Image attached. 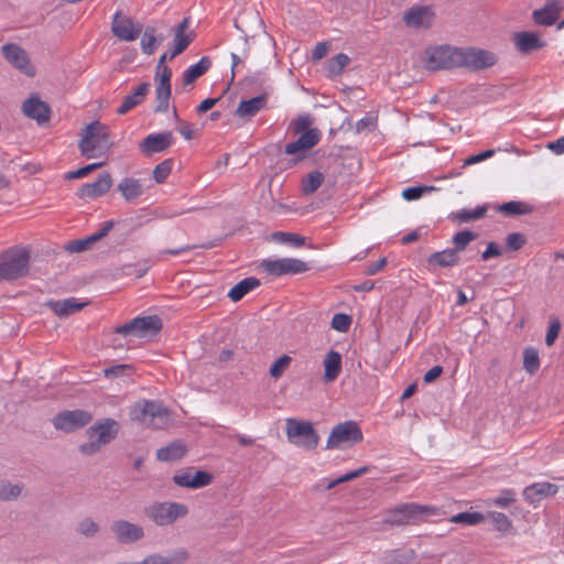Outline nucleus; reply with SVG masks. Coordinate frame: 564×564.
<instances>
[{
    "instance_id": "nucleus-37",
    "label": "nucleus",
    "mask_w": 564,
    "mask_h": 564,
    "mask_svg": "<svg viewBox=\"0 0 564 564\" xmlns=\"http://www.w3.org/2000/svg\"><path fill=\"white\" fill-rule=\"evenodd\" d=\"M187 558L185 551H177L171 556L150 555L139 563H119V564H183Z\"/></svg>"
},
{
    "instance_id": "nucleus-56",
    "label": "nucleus",
    "mask_w": 564,
    "mask_h": 564,
    "mask_svg": "<svg viewBox=\"0 0 564 564\" xmlns=\"http://www.w3.org/2000/svg\"><path fill=\"white\" fill-rule=\"evenodd\" d=\"M516 500V492L512 489H506L500 492V495L495 498L494 505L500 508H505L511 502Z\"/></svg>"
},
{
    "instance_id": "nucleus-31",
    "label": "nucleus",
    "mask_w": 564,
    "mask_h": 564,
    "mask_svg": "<svg viewBox=\"0 0 564 564\" xmlns=\"http://www.w3.org/2000/svg\"><path fill=\"white\" fill-rule=\"evenodd\" d=\"M459 261V254H457L456 250L453 249H445L442 251L433 252L426 259L427 264L434 268L454 267L457 265Z\"/></svg>"
},
{
    "instance_id": "nucleus-34",
    "label": "nucleus",
    "mask_w": 564,
    "mask_h": 564,
    "mask_svg": "<svg viewBox=\"0 0 564 564\" xmlns=\"http://www.w3.org/2000/svg\"><path fill=\"white\" fill-rule=\"evenodd\" d=\"M259 284L260 282L258 279L247 278L230 289V291L228 292V297L234 302H238L250 291L258 288Z\"/></svg>"
},
{
    "instance_id": "nucleus-46",
    "label": "nucleus",
    "mask_w": 564,
    "mask_h": 564,
    "mask_svg": "<svg viewBox=\"0 0 564 564\" xmlns=\"http://www.w3.org/2000/svg\"><path fill=\"white\" fill-rule=\"evenodd\" d=\"M489 518L495 529L499 532L506 533L511 530V520L502 512H489Z\"/></svg>"
},
{
    "instance_id": "nucleus-17",
    "label": "nucleus",
    "mask_w": 564,
    "mask_h": 564,
    "mask_svg": "<svg viewBox=\"0 0 564 564\" xmlns=\"http://www.w3.org/2000/svg\"><path fill=\"white\" fill-rule=\"evenodd\" d=\"M22 112L25 117L35 120L37 123H44L50 120L51 109L48 105L42 101L36 95H32L22 104Z\"/></svg>"
},
{
    "instance_id": "nucleus-2",
    "label": "nucleus",
    "mask_w": 564,
    "mask_h": 564,
    "mask_svg": "<svg viewBox=\"0 0 564 564\" xmlns=\"http://www.w3.org/2000/svg\"><path fill=\"white\" fill-rule=\"evenodd\" d=\"M112 147L109 130L99 121L88 124L78 143L80 153L87 159L107 156Z\"/></svg>"
},
{
    "instance_id": "nucleus-24",
    "label": "nucleus",
    "mask_w": 564,
    "mask_h": 564,
    "mask_svg": "<svg viewBox=\"0 0 564 564\" xmlns=\"http://www.w3.org/2000/svg\"><path fill=\"white\" fill-rule=\"evenodd\" d=\"M268 96L265 94L256 96L253 98L241 100L235 111V115L243 120H250L258 112L265 108Z\"/></svg>"
},
{
    "instance_id": "nucleus-39",
    "label": "nucleus",
    "mask_w": 564,
    "mask_h": 564,
    "mask_svg": "<svg viewBox=\"0 0 564 564\" xmlns=\"http://www.w3.org/2000/svg\"><path fill=\"white\" fill-rule=\"evenodd\" d=\"M487 208L484 206H478L475 209L463 208L456 212H453L449 215V219L457 223H468L471 220L480 219L485 216Z\"/></svg>"
},
{
    "instance_id": "nucleus-1",
    "label": "nucleus",
    "mask_w": 564,
    "mask_h": 564,
    "mask_svg": "<svg viewBox=\"0 0 564 564\" xmlns=\"http://www.w3.org/2000/svg\"><path fill=\"white\" fill-rule=\"evenodd\" d=\"M444 511L433 505L417 502H404L388 509L384 512L382 523L388 527L417 525L432 517L443 516Z\"/></svg>"
},
{
    "instance_id": "nucleus-35",
    "label": "nucleus",
    "mask_w": 564,
    "mask_h": 564,
    "mask_svg": "<svg viewBox=\"0 0 564 564\" xmlns=\"http://www.w3.org/2000/svg\"><path fill=\"white\" fill-rule=\"evenodd\" d=\"M324 181L325 176L322 172L312 171L303 176L301 181V192L304 195H312L321 187Z\"/></svg>"
},
{
    "instance_id": "nucleus-28",
    "label": "nucleus",
    "mask_w": 564,
    "mask_h": 564,
    "mask_svg": "<svg viewBox=\"0 0 564 564\" xmlns=\"http://www.w3.org/2000/svg\"><path fill=\"white\" fill-rule=\"evenodd\" d=\"M151 88L150 83H142L139 86L135 87L132 94L128 95L121 106L118 108L117 113L118 115H126L131 109L135 108L137 106L141 105L147 95L149 94Z\"/></svg>"
},
{
    "instance_id": "nucleus-50",
    "label": "nucleus",
    "mask_w": 564,
    "mask_h": 564,
    "mask_svg": "<svg viewBox=\"0 0 564 564\" xmlns=\"http://www.w3.org/2000/svg\"><path fill=\"white\" fill-rule=\"evenodd\" d=\"M310 149L307 147H304L303 143L300 142V140H295L293 142H290L285 145V153L288 155H294V162H299L300 160L305 158V153Z\"/></svg>"
},
{
    "instance_id": "nucleus-15",
    "label": "nucleus",
    "mask_w": 564,
    "mask_h": 564,
    "mask_svg": "<svg viewBox=\"0 0 564 564\" xmlns=\"http://www.w3.org/2000/svg\"><path fill=\"white\" fill-rule=\"evenodd\" d=\"M111 30L119 40L131 42L139 37L142 32V25L117 12L113 15Z\"/></svg>"
},
{
    "instance_id": "nucleus-44",
    "label": "nucleus",
    "mask_w": 564,
    "mask_h": 564,
    "mask_svg": "<svg viewBox=\"0 0 564 564\" xmlns=\"http://www.w3.org/2000/svg\"><path fill=\"white\" fill-rule=\"evenodd\" d=\"M272 237L278 242L290 243L294 247H301L305 243V237L294 232L278 231Z\"/></svg>"
},
{
    "instance_id": "nucleus-13",
    "label": "nucleus",
    "mask_w": 564,
    "mask_h": 564,
    "mask_svg": "<svg viewBox=\"0 0 564 564\" xmlns=\"http://www.w3.org/2000/svg\"><path fill=\"white\" fill-rule=\"evenodd\" d=\"M435 12L431 6H413L403 12V22L410 29H429L433 24Z\"/></svg>"
},
{
    "instance_id": "nucleus-9",
    "label": "nucleus",
    "mask_w": 564,
    "mask_h": 564,
    "mask_svg": "<svg viewBox=\"0 0 564 564\" xmlns=\"http://www.w3.org/2000/svg\"><path fill=\"white\" fill-rule=\"evenodd\" d=\"M162 329V321L156 315L135 317L129 323L117 326L113 332L123 336L148 337Z\"/></svg>"
},
{
    "instance_id": "nucleus-63",
    "label": "nucleus",
    "mask_w": 564,
    "mask_h": 564,
    "mask_svg": "<svg viewBox=\"0 0 564 564\" xmlns=\"http://www.w3.org/2000/svg\"><path fill=\"white\" fill-rule=\"evenodd\" d=\"M495 154L494 150H486L481 153L470 155L465 160V165H473L491 158Z\"/></svg>"
},
{
    "instance_id": "nucleus-41",
    "label": "nucleus",
    "mask_w": 564,
    "mask_h": 564,
    "mask_svg": "<svg viewBox=\"0 0 564 564\" xmlns=\"http://www.w3.org/2000/svg\"><path fill=\"white\" fill-rule=\"evenodd\" d=\"M485 521V516L480 512H460L449 518L452 523H463L467 525H476Z\"/></svg>"
},
{
    "instance_id": "nucleus-54",
    "label": "nucleus",
    "mask_w": 564,
    "mask_h": 564,
    "mask_svg": "<svg viewBox=\"0 0 564 564\" xmlns=\"http://www.w3.org/2000/svg\"><path fill=\"white\" fill-rule=\"evenodd\" d=\"M19 485H11L9 482H0V499L10 500L17 498L21 494Z\"/></svg>"
},
{
    "instance_id": "nucleus-38",
    "label": "nucleus",
    "mask_w": 564,
    "mask_h": 564,
    "mask_svg": "<svg viewBox=\"0 0 564 564\" xmlns=\"http://www.w3.org/2000/svg\"><path fill=\"white\" fill-rule=\"evenodd\" d=\"M51 308L58 316H68L75 312L80 311L85 304L79 303L76 299L70 297L63 301H56L50 304Z\"/></svg>"
},
{
    "instance_id": "nucleus-36",
    "label": "nucleus",
    "mask_w": 564,
    "mask_h": 564,
    "mask_svg": "<svg viewBox=\"0 0 564 564\" xmlns=\"http://www.w3.org/2000/svg\"><path fill=\"white\" fill-rule=\"evenodd\" d=\"M186 453V447L180 442L172 443L156 452V457L162 462H173L182 458Z\"/></svg>"
},
{
    "instance_id": "nucleus-12",
    "label": "nucleus",
    "mask_w": 564,
    "mask_h": 564,
    "mask_svg": "<svg viewBox=\"0 0 564 564\" xmlns=\"http://www.w3.org/2000/svg\"><path fill=\"white\" fill-rule=\"evenodd\" d=\"M260 267L270 275L281 276L285 274H297L308 270L307 264L294 258H283L276 260H262Z\"/></svg>"
},
{
    "instance_id": "nucleus-21",
    "label": "nucleus",
    "mask_w": 564,
    "mask_h": 564,
    "mask_svg": "<svg viewBox=\"0 0 564 564\" xmlns=\"http://www.w3.org/2000/svg\"><path fill=\"white\" fill-rule=\"evenodd\" d=\"M112 186V178L108 172L99 175V177L93 182L84 184L78 192L80 198H97L106 194Z\"/></svg>"
},
{
    "instance_id": "nucleus-64",
    "label": "nucleus",
    "mask_w": 564,
    "mask_h": 564,
    "mask_svg": "<svg viewBox=\"0 0 564 564\" xmlns=\"http://www.w3.org/2000/svg\"><path fill=\"white\" fill-rule=\"evenodd\" d=\"M327 52H328L327 43H324V42L317 43L312 51L313 61L322 59L323 57L326 56Z\"/></svg>"
},
{
    "instance_id": "nucleus-53",
    "label": "nucleus",
    "mask_w": 564,
    "mask_h": 564,
    "mask_svg": "<svg viewBox=\"0 0 564 564\" xmlns=\"http://www.w3.org/2000/svg\"><path fill=\"white\" fill-rule=\"evenodd\" d=\"M368 470V468L366 466L364 467H360L354 471H350V473H347L340 477H338L337 479H334L332 480L330 482H328V485L326 486L327 489H333L335 486L341 484V482H346V481H350L359 476H362L364 474H366Z\"/></svg>"
},
{
    "instance_id": "nucleus-6",
    "label": "nucleus",
    "mask_w": 564,
    "mask_h": 564,
    "mask_svg": "<svg viewBox=\"0 0 564 564\" xmlns=\"http://www.w3.org/2000/svg\"><path fill=\"white\" fill-rule=\"evenodd\" d=\"M285 434L288 441L301 448L312 451L319 443L314 424L310 421H302L293 417L285 420Z\"/></svg>"
},
{
    "instance_id": "nucleus-4",
    "label": "nucleus",
    "mask_w": 564,
    "mask_h": 564,
    "mask_svg": "<svg viewBox=\"0 0 564 564\" xmlns=\"http://www.w3.org/2000/svg\"><path fill=\"white\" fill-rule=\"evenodd\" d=\"M30 254L25 248H11L0 254V281L17 280L28 274Z\"/></svg>"
},
{
    "instance_id": "nucleus-25",
    "label": "nucleus",
    "mask_w": 564,
    "mask_h": 564,
    "mask_svg": "<svg viewBox=\"0 0 564 564\" xmlns=\"http://www.w3.org/2000/svg\"><path fill=\"white\" fill-rule=\"evenodd\" d=\"M115 221L113 220H107L101 225V228L98 230V232L86 237L84 239L73 240L70 241L66 249L70 252H82L85 250H88L93 243L100 240L101 238L106 237L108 232L113 228Z\"/></svg>"
},
{
    "instance_id": "nucleus-10",
    "label": "nucleus",
    "mask_w": 564,
    "mask_h": 564,
    "mask_svg": "<svg viewBox=\"0 0 564 564\" xmlns=\"http://www.w3.org/2000/svg\"><path fill=\"white\" fill-rule=\"evenodd\" d=\"M165 55H163L156 66L155 73V112H166L171 98V77L172 70L164 64Z\"/></svg>"
},
{
    "instance_id": "nucleus-59",
    "label": "nucleus",
    "mask_w": 564,
    "mask_h": 564,
    "mask_svg": "<svg viewBox=\"0 0 564 564\" xmlns=\"http://www.w3.org/2000/svg\"><path fill=\"white\" fill-rule=\"evenodd\" d=\"M132 370V367L129 365H117L104 370V375L107 378L121 377L128 375V372Z\"/></svg>"
},
{
    "instance_id": "nucleus-22",
    "label": "nucleus",
    "mask_w": 564,
    "mask_h": 564,
    "mask_svg": "<svg viewBox=\"0 0 564 564\" xmlns=\"http://www.w3.org/2000/svg\"><path fill=\"white\" fill-rule=\"evenodd\" d=\"M111 529L116 538L123 543L135 542L144 535L142 527L124 520L116 521Z\"/></svg>"
},
{
    "instance_id": "nucleus-40",
    "label": "nucleus",
    "mask_w": 564,
    "mask_h": 564,
    "mask_svg": "<svg viewBox=\"0 0 564 564\" xmlns=\"http://www.w3.org/2000/svg\"><path fill=\"white\" fill-rule=\"evenodd\" d=\"M350 58L345 53H339L330 58L326 66V73L328 77H335L341 74L344 68L349 64Z\"/></svg>"
},
{
    "instance_id": "nucleus-45",
    "label": "nucleus",
    "mask_w": 564,
    "mask_h": 564,
    "mask_svg": "<svg viewBox=\"0 0 564 564\" xmlns=\"http://www.w3.org/2000/svg\"><path fill=\"white\" fill-rule=\"evenodd\" d=\"M477 238V235L469 231V230H463L457 232L453 237V243L454 248L453 250H456V253L458 254L460 251L465 250L467 245L475 240Z\"/></svg>"
},
{
    "instance_id": "nucleus-48",
    "label": "nucleus",
    "mask_w": 564,
    "mask_h": 564,
    "mask_svg": "<svg viewBox=\"0 0 564 564\" xmlns=\"http://www.w3.org/2000/svg\"><path fill=\"white\" fill-rule=\"evenodd\" d=\"M499 210L507 215H523L530 212V208L527 204L521 202H509L505 203L500 206Z\"/></svg>"
},
{
    "instance_id": "nucleus-29",
    "label": "nucleus",
    "mask_w": 564,
    "mask_h": 564,
    "mask_svg": "<svg viewBox=\"0 0 564 564\" xmlns=\"http://www.w3.org/2000/svg\"><path fill=\"white\" fill-rule=\"evenodd\" d=\"M189 25L187 18L177 25L174 34V50L172 51L170 58H174L176 55L183 53L187 46L192 43L194 36L192 32H186Z\"/></svg>"
},
{
    "instance_id": "nucleus-27",
    "label": "nucleus",
    "mask_w": 564,
    "mask_h": 564,
    "mask_svg": "<svg viewBox=\"0 0 564 564\" xmlns=\"http://www.w3.org/2000/svg\"><path fill=\"white\" fill-rule=\"evenodd\" d=\"M324 367V376L323 379L325 382H334L343 370V358L341 355L330 349L324 357L323 360Z\"/></svg>"
},
{
    "instance_id": "nucleus-3",
    "label": "nucleus",
    "mask_w": 564,
    "mask_h": 564,
    "mask_svg": "<svg viewBox=\"0 0 564 564\" xmlns=\"http://www.w3.org/2000/svg\"><path fill=\"white\" fill-rule=\"evenodd\" d=\"M133 421L147 426L161 429L167 425L170 415L167 409L158 401L140 400L130 411Z\"/></svg>"
},
{
    "instance_id": "nucleus-49",
    "label": "nucleus",
    "mask_w": 564,
    "mask_h": 564,
    "mask_svg": "<svg viewBox=\"0 0 564 564\" xmlns=\"http://www.w3.org/2000/svg\"><path fill=\"white\" fill-rule=\"evenodd\" d=\"M172 165L171 160H165L154 167L153 178L156 183L162 184L166 181L167 176L171 174Z\"/></svg>"
},
{
    "instance_id": "nucleus-30",
    "label": "nucleus",
    "mask_w": 564,
    "mask_h": 564,
    "mask_svg": "<svg viewBox=\"0 0 564 564\" xmlns=\"http://www.w3.org/2000/svg\"><path fill=\"white\" fill-rule=\"evenodd\" d=\"M88 432L90 438L97 437L99 444L105 445L115 438L118 432V425L116 421L108 419L105 422L90 427Z\"/></svg>"
},
{
    "instance_id": "nucleus-23",
    "label": "nucleus",
    "mask_w": 564,
    "mask_h": 564,
    "mask_svg": "<svg viewBox=\"0 0 564 564\" xmlns=\"http://www.w3.org/2000/svg\"><path fill=\"white\" fill-rule=\"evenodd\" d=\"M173 480L180 487L196 489L209 485L213 477L209 473L203 470L195 471L194 474L191 471H183L175 475Z\"/></svg>"
},
{
    "instance_id": "nucleus-7",
    "label": "nucleus",
    "mask_w": 564,
    "mask_h": 564,
    "mask_svg": "<svg viewBox=\"0 0 564 564\" xmlns=\"http://www.w3.org/2000/svg\"><path fill=\"white\" fill-rule=\"evenodd\" d=\"M144 513L156 525L166 527L186 517L188 507L175 501L153 502L145 508Z\"/></svg>"
},
{
    "instance_id": "nucleus-42",
    "label": "nucleus",
    "mask_w": 564,
    "mask_h": 564,
    "mask_svg": "<svg viewBox=\"0 0 564 564\" xmlns=\"http://www.w3.org/2000/svg\"><path fill=\"white\" fill-rule=\"evenodd\" d=\"M523 367L530 373H535L540 368V358L538 350L529 347L523 352Z\"/></svg>"
},
{
    "instance_id": "nucleus-62",
    "label": "nucleus",
    "mask_w": 564,
    "mask_h": 564,
    "mask_svg": "<svg viewBox=\"0 0 564 564\" xmlns=\"http://www.w3.org/2000/svg\"><path fill=\"white\" fill-rule=\"evenodd\" d=\"M312 123V120L308 116H301L293 122V131L295 134L303 133L307 131Z\"/></svg>"
},
{
    "instance_id": "nucleus-47",
    "label": "nucleus",
    "mask_w": 564,
    "mask_h": 564,
    "mask_svg": "<svg viewBox=\"0 0 564 564\" xmlns=\"http://www.w3.org/2000/svg\"><path fill=\"white\" fill-rule=\"evenodd\" d=\"M321 131L317 128H311L307 131L300 133L297 140L311 150L321 141Z\"/></svg>"
},
{
    "instance_id": "nucleus-20",
    "label": "nucleus",
    "mask_w": 564,
    "mask_h": 564,
    "mask_svg": "<svg viewBox=\"0 0 564 564\" xmlns=\"http://www.w3.org/2000/svg\"><path fill=\"white\" fill-rule=\"evenodd\" d=\"M173 134L171 131L149 134L141 143L140 150L147 154L162 152L171 147Z\"/></svg>"
},
{
    "instance_id": "nucleus-16",
    "label": "nucleus",
    "mask_w": 564,
    "mask_h": 564,
    "mask_svg": "<svg viewBox=\"0 0 564 564\" xmlns=\"http://www.w3.org/2000/svg\"><path fill=\"white\" fill-rule=\"evenodd\" d=\"M3 56L14 67L26 74L28 76H34L35 69L30 64L26 52L17 44H6L2 46Z\"/></svg>"
},
{
    "instance_id": "nucleus-19",
    "label": "nucleus",
    "mask_w": 564,
    "mask_h": 564,
    "mask_svg": "<svg viewBox=\"0 0 564 564\" xmlns=\"http://www.w3.org/2000/svg\"><path fill=\"white\" fill-rule=\"evenodd\" d=\"M558 487L552 482H535L524 488L523 498L530 505H538L544 498L556 495Z\"/></svg>"
},
{
    "instance_id": "nucleus-8",
    "label": "nucleus",
    "mask_w": 564,
    "mask_h": 564,
    "mask_svg": "<svg viewBox=\"0 0 564 564\" xmlns=\"http://www.w3.org/2000/svg\"><path fill=\"white\" fill-rule=\"evenodd\" d=\"M364 434L355 421H345L335 425L326 441L327 449H345L362 441Z\"/></svg>"
},
{
    "instance_id": "nucleus-26",
    "label": "nucleus",
    "mask_w": 564,
    "mask_h": 564,
    "mask_svg": "<svg viewBox=\"0 0 564 564\" xmlns=\"http://www.w3.org/2000/svg\"><path fill=\"white\" fill-rule=\"evenodd\" d=\"M516 48L523 54L540 50L545 46V42L534 32L522 31L513 35Z\"/></svg>"
},
{
    "instance_id": "nucleus-55",
    "label": "nucleus",
    "mask_w": 564,
    "mask_h": 564,
    "mask_svg": "<svg viewBox=\"0 0 564 564\" xmlns=\"http://www.w3.org/2000/svg\"><path fill=\"white\" fill-rule=\"evenodd\" d=\"M506 243L509 250L516 251L524 246L525 237L520 232H512L507 236Z\"/></svg>"
},
{
    "instance_id": "nucleus-60",
    "label": "nucleus",
    "mask_w": 564,
    "mask_h": 564,
    "mask_svg": "<svg viewBox=\"0 0 564 564\" xmlns=\"http://www.w3.org/2000/svg\"><path fill=\"white\" fill-rule=\"evenodd\" d=\"M78 531L86 536H91L97 533L98 524L91 519H84L78 525Z\"/></svg>"
},
{
    "instance_id": "nucleus-61",
    "label": "nucleus",
    "mask_w": 564,
    "mask_h": 564,
    "mask_svg": "<svg viewBox=\"0 0 564 564\" xmlns=\"http://www.w3.org/2000/svg\"><path fill=\"white\" fill-rule=\"evenodd\" d=\"M141 47L142 51L150 55L155 50V36L153 35V32L149 33L148 31L143 34L141 39Z\"/></svg>"
},
{
    "instance_id": "nucleus-33",
    "label": "nucleus",
    "mask_w": 564,
    "mask_h": 564,
    "mask_svg": "<svg viewBox=\"0 0 564 564\" xmlns=\"http://www.w3.org/2000/svg\"><path fill=\"white\" fill-rule=\"evenodd\" d=\"M210 65L212 62L208 57H202L196 64L189 66L183 73V84H193L198 77L203 76L209 69Z\"/></svg>"
},
{
    "instance_id": "nucleus-51",
    "label": "nucleus",
    "mask_w": 564,
    "mask_h": 564,
    "mask_svg": "<svg viewBox=\"0 0 564 564\" xmlns=\"http://www.w3.org/2000/svg\"><path fill=\"white\" fill-rule=\"evenodd\" d=\"M105 164V162H97L91 163L86 166L79 167L75 171H70L66 174L67 180H76L87 176L89 173L96 171L97 169L101 167Z\"/></svg>"
},
{
    "instance_id": "nucleus-57",
    "label": "nucleus",
    "mask_w": 564,
    "mask_h": 564,
    "mask_svg": "<svg viewBox=\"0 0 564 564\" xmlns=\"http://www.w3.org/2000/svg\"><path fill=\"white\" fill-rule=\"evenodd\" d=\"M432 187L414 186L408 187L402 191V197L405 200L419 199L425 192L431 191Z\"/></svg>"
},
{
    "instance_id": "nucleus-18",
    "label": "nucleus",
    "mask_w": 564,
    "mask_h": 564,
    "mask_svg": "<svg viewBox=\"0 0 564 564\" xmlns=\"http://www.w3.org/2000/svg\"><path fill=\"white\" fill-rule=\"evenodd\" d=\"M563 9L561 0H551L543 8L534 10L532 18L536 24L550 26L557 21Z\"/></svg>"
},
{
    "instance_id": "nucleus-52",
    "label": "nucleus",
    "mask_w": 564,
    "mask_h": 564,
    "mask_svg": "<svg viewBox=\"0 0 564 564\" xmlns=\"http://www.w3.org/2000/svg\"><path fill=\"white\" fill-rule=\"evenodd\" d=\"M351 317L347 314L338 313L332 318V327L335 330L346 333L350 328Z\"/></svg>"
},
{
    "instance_id": "nucleus-14",
    "label": "nucleus",
    "mask_w": 564,
    "mask_h": 564,
    "mask_svg": "<svg viewBox=\"0 0 564 564\" xmlns=\"http://www.w3.org/2000/svg\"><path fill=\"white\" fill-rule=\"evenodd\" d=\"M91 421L90 413L83 410L64 411L53 419V425L64 432H73Z\"/></svg>"
},
{
    "instance_id": "nucleus-5",
    "label": "nucleus",
    "mask_w": 564,
    "mask_h": 564,
    "mask_svg": "<svg viewBox=\"0 0 564 564\" xmlns=\"http://www.w3.org/2000/svg\"><path fill=\"white\" fill-rule=\"evenodd\" d=\"M458 57L459 47L434 45L423 51L421 63L429 70L451 69L458 67Z\"/></svg>"
},
{
    "instance_id": "nucleus-43",
    "label": "nucleus",
    "mask_w": 564,
    "mask_h": 564,
    "mask_svg": "<svg viewBox=\"0 0 564 564\" xmlns=\"http://www.w3.org/2000/svg\"><path fill=\"white\" fill-rule=\"evenodd\" d=\"M292 358L288 355L279 357L270 367L269 373L274 379H280L283 373L290 368Z\"/></svg>"
},
{
    "instance_id": "nucleus-58",
    "label": "nucleus",
    "mask_w": 564,
    "mask_h": 564,
    "mask_svg": "<svg viewBox=\"0 0 564 564\" xmlns=\"http://www.w3.org/2000/svg\"><path fill=\"white\" fill-rule=\"evenodd\" d=\"M561 332V323L558 319H554L551 322L546 336H545V344L547 346H552L556 338L558 337V334Z\"/></svg>"
},
{
    "instance_id": "nucleus-11",
    "label": "nucleus",
    "mask_w": 564,
    "mask_h": 564,
    "mask_svg": "<svg viewBox=\"0 0 564 564\" xmlns=\"http://www.w3.org/2000/svg\"><path fill=\"white\" fill-rule=\"evenodd\" d=\"M497 61L498 57L494 52L476 47H459L458 67L482 69L494 66Z\"/></svg>"
},
{
    "instance_id": "nucleus-32",
    "label": "nucleus",
    "mask_w": 564,
    "mask_h": 564,
    "mask_svg": "<svg viewBox=\"0 0 564 564\" xmlns=\"http://www.w3.org/2000/svg\"><path fill=\"white\" fill-rule=\"evenodd\" d=\"M117 189L127 202H133L143 194V185L140 180L133 177H124Z\"/></svg>"
}]
</instances>
